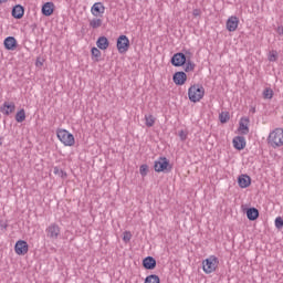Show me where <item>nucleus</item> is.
I'll list each match as a JSON object with an SVG mask.
<instances>
[{
  "mask_svg": "<svg viewBox=\"0 0 283 283\" xmlns=\"http://www.w3.org/2000/svg\"><path fill=\"white\" fill-rule=\"evenodd\" d=\"M188 97L191 103H200L205 98V86L200 84L191 85L188 90Z\"/></svg>",
  "mask_w": 283,
  "mask_h": 283,
  "instance_id": "nucleus-1",
  "label": "nucleus"
},
{
  "mask_svg": "<svg viewBox=\"0 0 283 283\" xmlns=\"http://www.w3.org/2000/svg\"><path fill=\"white\" fill-rule=\"evenodd\" d=\"M268 145L272 146L273 149H277V147H282L283 145V129L275 128L270 133L268 137Z\"/></svg>",
  "mask_w": 283,
  "mask_h": 283,
  "instance_id": "nucleus-2",
  "label": "nucleus"
},
{
  "mask_svg": "<svg viewBox=\"0 0 283 283\" xmlns=\"http://www.w3.org/2000/svg\"><path fill=\"white\" fill-rule=\"evenodd\" d=\"M154 169L157 174H170L174 166L169 164V159H167V157H159L157 160H155Z\"/></svg>",
  "mask_w": 283,
  "mask_h": 283,
  "instance_id": "nucleus-3",
  "label": "nucleus"
},
{
  "mask_svg": "<svg viewBox=\"0 0 283 283\" xmlns=\"http://www.w3.org/2000/svg\"><path fill=\"white\" fill-rule=\"evenodd\" d=\"M56 136L59 140L65 145V147H74V144L76 143L74 135H72V133L67 132L66 129H57Z\"/></svg>",
  "mask_w": 283,
  "mask_h": 283,
  "instance_id": "nucleus-4",
  "label": "nucleus"
},
{
  "mask_svg": "<svg viewBox=\"0 0 283 283\" xmlns=\"http://www.w3.org/2000/svg\"><path fill=\"white\" fill-rule=\"evenodd\" d=\"M188 55L191 56L190 51H185V53H175L170 60L171 65H174V67H182V65L187 63Z\"/></svg>",
  "mask_w": 283,
  "mask_h": 283,
  "instance_id": "nucleus-5",
  "label": "nucleus"
},
{
  "mask_svg": "<svg viewBox=\"0 0 283 283\" xmlns=\"http://www.w3.org/2000/svg\"><path fill=\"white\" fill-rule=\"evenodd\" d=\"M219 263L220 261H218V258L214 255H211L202 262V269L207 274L213 273V271L218 269Z\"/></svg>",
  "mask_w": 283,
  "mask_h": 283,
  "instance_id": "nucleus-6",
  "label": "nucleus"
},
{
  "mask_svg": "<svg viewBox=\"0 0 283 283\" xmlns=\"http://www.w3.org/2000/svg\"><path fill=\"white\" fill-rule=\"evenodd\" d=\"M117 50L119 54H125L129 50V38L127 35H119L117 39Z\"/></svg>",
  "mask_w": 283,
  "mask_h": 283,
  "instance_id": "nucleus-7",
  "label": "nucleus"
},
{
  "mask_svg": "<svg viewBox=\"0 0 283 283\" xmlns=\"http://www.w3.org/2000/svg\"><path fill=\"white\" fill-rule=\"evenodd\" d=\"M59 235H61V228L56 223H52L46 228V238L50 240H59Z\"/></svg>",
  "mask_w": 283,
  "mask_h": 283,
  "instance_id": "nucleus-8",
  "label": "nucleus"
},
{
  "mask_svg": "<svg viewBox=\"0 0 283 283\" xmlns=\"http://www.w3.org/2000/svg\"><path fill=\"white\" fill-rule=\"evenodd\" d=\"M14 109H17V105H14V102H4L0 106L1 114H4V116H10V114H14Z\"/></svg>",
  "mask_w": 283,
  "mask_h": 283,
  "instance_id": "nucleus-9",
  "label": "nucleus"
},
{
  "mask_svg": "<svg viewBox=\"0 0 283 283\" xmlns=\"http://www.w3.org/2000/svg\"><path fill=\"white\" fill-rule=\"evenodd\" d=\"M240 23V19L238 17L232 15L227 20L226 28L228 32H235L238 30V25Z\"/></svg>",
  "mask_w": 283,
  "mask_h": 283,
  "instance_id": "nucleus-10",
  "label": "nucleus"
},
{
  "mask_svg": "<svg viewBox=\"0 0 283 283\" xmlns=\"http://www.w3.org/2000/svg\"><path fill=\"white\" fill-rule=\"evenodd\" d=\"M14 251L18 255H25V253L29 251L28 242L19 240L14 245Z\"/></svg>",
  "mask_w": 283,
  "mask_h": 283,
  "instance_id": "nucleus-11",
  "label": "nucleus"
},
{
  "mask_svg": "<svg viewBox=\"0 0 283 283\" xmlns=\"http://www.w3.org/2000/svg\"><path fill=\"white\" fill-rule=\"evenodd\" d=\"M175 85H185L187 83V73L185 71H178L172 75Z\"/></svg>",
  "mask_w": 283,
  "mask_h": 283,
  "instance_id": "nucleus-12",
  "label": "nucleus"
},
{
  "mask_svg": "<svg viewBox=\"0 0 283 283\" xmlns=\"http://www.w3.org/2000/svg\"><path fill=\"white\" fill-rule=\"evenodd\" d=\"M234 149L242 151L247 147V139L243 136H235L232 140Z\"/></svg>",
  "mask_w": 283,
  "mask_h": 283,
  "instance_id": "nucleus-13",
  "label": "nucleus"
},
{
  "mask_svg": "<svg viewBox=\"0 0 283 283\" xmlns=\"http://www.w3.org/2000/svg\"><path fill=\"white\" fill-rule=\"evenodd\" d=\"M238 185L241 189H247V187H251V177L249 175H240L238 177Z\"/></svg>",
  "mask_w": 283,
  "mask_h": 283,
  "instance_id": "nucleus-14",
  "label": "nucleus"
},
{
  "mask_svg": "<svg viewBox=\"0 0 283 283\" xmlns=\"http://www.w3.org/2000/svg\"><path fill=\"white\" fill-rule=\"evenodd\" d=\"M249 117H242L239 122V132H241L243 136H247V134H249Z\"/></svg>",
  "mask_w": 283,
  "mask_h": 283,
  "instance_id": "nucleus-15",
  "label": "nucleus"
},
{
  "mask_svg": "<svg viewBox=\"0 0 283 283\" xmlns=\"http://www.w3.org/2000/svg\"><path fill=\"white\" fill-rule=\"evenodd\" d=\"M143 266L147 271H154V269H156V259H154V256H146L143 260Z\"/></svg>",
  "mask_w": 283,
  "mask_h": 283,
  "instance_id": "nucleus-16",
  "label": "nucleus"
},
{
  "mask_svg": "<svg viewBox=\"0 0 283 283\" xmlns=\"http://www.w3.org/2000/svg\"><path fill=\"white\" fill-rule=\"evenodd\" d=\"M13 19H23V14H25V8L21 4H17L13 7L11 12Z\"/></svg>",
  "mask_w": 283,
  "mask_h": 283,
  "instance_id": "nucleus-17",
  "label": "nucleus"
},
{
  "mask_svg": "<svg viewBox=\"0 0 283 283\" xmlns=\"http://www.w3.org/2000/svg\"><path fill=\"white\" fill-rule=\"evenodd\" d=\"M42 14L44 17H52L54 14V2H45L42 6Z\"/></svg>",
  "mask_w": 283,
  "mask_h": 283,
  "instance_id": "nucleus-18",
  "label": "nucleus"
},
{
  "mask_svg": "<svg viewBox=\"0 0 283 283\" xmlns=\"http://www.w3.org/2000/svg\"><path fill=\"white\" fill-rule=\"evenodd\" d=\"M245 213H247L248 220H250L251 222L260 218V210H258V208H248Z\"/></svg>",
  "mask_w": 283,
  "mask_h": 283,
  "instance_id": "nucleus-19",
  "label": "nucleus"
},
{
  "mask_svg": "<svg viewBox=\"0 0 283 283\" xmlns=\"http://www.w3.org/2000/svg\"><path fill=\"white\" fill-rule=\"evenodd\" d=\"M91 12L94 17H98V14L105 13V7L101 2H96L93 4Z\"/></svg>",
  "mask_w": 283,
  "mask_h": 283,
  "instance_id": "nucleus-20",
  "label": "nucleus"
},
{
  "mask_svg": "<svg viewBox=\"0 0 283 283\" xmlns=\"http://www.w3.org/2000/svg\"><path fill=\"white\" fill-rule=\"evenodd\" d=\"M6 50H17V39L14 36H8L4 39Z\"/></svg>",
  "mask_w": 283,
  "mask_h": 283,
  "instance_id": "nucleus-21",
  "label": "nucleus"
},
{
  "mask_svg": "<svg viewBox=\"0 0 283 283\" xmlns=\"http://www.w3.org/2000/svg\"><path fill=\"white\" fill-rule=\"evenodd\" d=\"M96 45L99 50H107L109 48V40L106 36H99L96 41Z\"/></svg>",
  "mask_w": 283,
  "mask_h": 283,
  "instance_id": "nucleus-22",
  "label": "nucleus"
},
{
  "mask_svg": "<svg viewBox=\"0 0 283 283\" xmlns=\"http://www.w3.org/2000/svg\"><path fill=\"white\" fill-rule=\"evenodd\" d=\"M185 72H193L196 70V63H193V61H191V55H188L186 62H185Z\"/></svg>",
  "mask_w": 283,
  "mask_h": 283,
  "instance_id": "nucleus-23",
  "label": "nucleus"
},
{
  "mask_svg": "<svg viewBox=\"0 0 283 283\" xmlns=\"http://www.w3.org/2000/svg\"><path fill=\"white\" fill-rule=\"evenodd\" d=\"M146 127H154L156 124V117L154 115H145Z\"/></svg>",
  "mask_w": 283,
  "mask_h": 283,
  "instance_id": "nucleus-24",
  "label": "nucleus"
},
{
  "mask_svg": "<svg viewBox=\"0 0 283 283\" xmlns=\"http://www.w3.org/2000/svg\"><path fill=\"white\" fill-rule=\"evenodd\" d=\"M101 25H103V20H101V19L95 18L90 21V27L93 28V30L101 28Z\"/></svg>",
  "mask_w": 283,
  "mask_h": 283,
  "instance_id": "nucleus-25",
  "label": "nucleus"
},
{
  "mask_svg": "<svg viewBox=\"0 0 283 283\" xmlns=\"http://www.w3.org/2000/svg\"><path fill=\"white\" fill-rule=\"evenodd\" d=\"M145 283H160V277L156 274H150L145 279Z\"/></svg>",
  "mask_w": 283,
  "mask_h": 283,
  "instance_id": "nucleus-26",
  "label": "nucleus"
},
{
  "mask_svg": "<svg viewBox=\"0 0 283 283\" xmlns=\"http://www.w3.org/2000/svg\"><path fill=\"white\" fill-rule=\"evenodd\" d=\"M15 120L17 123H23L25 120V109L22 108L15 114Z\"/></svg>",
  "mask_w": 283,
  "mask_h": 283,
  "instance_id": "nucleus-27",
  "label": "nucleus"
},
{
  "mask_svg": "<svg viewBox=\"0 0 283 283\" xmlns=\"http://www.w3.org/2000/svg\"><path fill=\"white\" fill-rule=\"evenodd\" d=\"M231 118V116L229 115V112H222L219 115V120L220 123L224 124V123H229V119Z\"/></svg>",
  "mask_w": 283,
  "mask_h": 283,
  "instance_id": "nucleus-28",
  "label": "nucleus"
},
{
  "mask_svg": "<svg viewBox=\"0 0 283 283\" xmlns=\"http://www.w3.org/2000/svg\"><path fill=\"white\" fill-rule=\"evenodd\" d=\"M263 98H268V99H271L273 98V90L272 88H265L263 91Z\"/></svg>",
  "mask_w": 283,
  "mask_h": 283,
  "instance_id": "nucleus-29",
  "label": "nucleus"
},
{
  "mask_svg": "<svg viewBox=\"0 0 283 283\" xmlns=\"http://www.w3.org/2000/svg\"><path fill=\"white\" fill-rule=\"evenodd\" d=\"M268 59L270 63H275L277 61V51H271Z\"/></svg>",
  "mask_w": 283,
  "mask_h": 283,
  "instance_id": "nucleus-30",
  "label": "nucleus"
},
{
  "mask_svg": "<svg viewBox=\"0 0 283 283\" xmlns=\"http://www.w3.org/2000/svg\"><path fill=\"white\" fill-rule=\"evenodd\" d=\"M148 171H149V166H147V165H142L140 167H139V174H140V176H147V174H148Z\"/></svg>",
  "mask_w": 283,
  "mask_h": 283,
  "instance_id": "nucleus-31",
  "label": "nucleus"
},
{
  "mask_svg": "<svg viewBox=\"0 0 283 283\" xmlns=\"http://www.w3.org/2000/svg\"><path fill=\"white\" fill-rule=\"evenodd\" d=\"M91 52H92V56L96 57V61H99V59H101V50H98L96 48H92Z\"/></svg>",
  "mask_w": 283,
  "mask_h": 283,
  "instance_id": "nucleus-32",
  "label": "nucleus"
},
{
  "mask_svg": "<svg viewBox=\"0 0 283 283\" xmlns=\"http://www.w3.org/2000/svg\"><path fill=\"white\" fill-rule=\"evenodd\" d=\"M274 222H275L276 229H282V227H283V219H282V217H277Z\"/></svg>",
  "mask_w": 283,
  "mask_h": 283,
  "instance_id": "nucleus-33",
  "label": "nucleus"
},
{
  "mask_svg": "<svg viewBox=\"0 0 283 283\" xmlns=\"http://www.w3.org/2000/svg\"><path fill=\"white\" fill-rule=\"evenodd\" d=\"M178 135H179L180 140H182V142L187 140V136H188L187 130H179Z\"/></svg>",
  "mask_w": 283,
  "mask_h": 283,
  "instance_id": "nucleus-34",
  "label": "nucleus"
},
{
  "mask_svg": "<svg viewBox=\"0 0 283 283\" xmlns=\"http://www.w3.org/2000/svg\"><path fill=\"white\" fill-rule=\"evenodd\" d=\"M123 240H124L125 242H129V241L132 240V232L125 231V232H124Z\"/></svg>",
  "mask_w": 283,
  "mask_h": 283,
  "instance_id": "nucleus-35",
  "label": "nucleus"
},
{
  "mask_svg": "<svg viewBox=\"0 0 283 283\" xmlns=\"http://www.w3.org/2000/svg\"><path fill=\"white\" fill-rule=\"evenodd\" d=\"M192 14L193 17H200L202 14V11L200 9H193Z\"/></svg>",
  "mask_w": 283,
  "mask_h": 283,
  "instance_id": "nucleus-36",
  "label": "nucleus"
},
{
  "mask_svg": "<svg viewBox=\"0 0 283 283\" xmlns=\"http://www.w3.org/2000/svg\"><path fill=\"white\" fill-rule=\"evenodd\" d=\"M61 171H62V170H61L59 167H56V166L53 168V174H54L55 176H59V175L61 174Z\"/></svg>",
  "mask_w": 283,
  "mask_h": 283,
  "instance_id": "nucleus-37",
  "label": "nucleus"
},
{
  "mask_svg": "<svg viewBox=\"0 0 283 283\" xmlns=\"http://www.w3.org/2000/svg\"><path fill=\"white\" fill-rule=\"evenodd\" d=\"M60 178H67V172H65V171H60Z\"/></svg>",
  "mask_w": 283,
  "mask_h": 283,
  "instance_id": "nucleus-38",
  "label": "nucleus"
},
{
  "mask_svg": "<svg viewBox=\"0 0 283 283\" xmlns=\"http://www.w3.org/2000/svg\"><path fill=\"white\" fill-rule=\"evenodd\" d=\"M277 34H281L283 36V27L277 28Z\"/></svg>",
  "mask_w": 283,
  "mask_h": 283,
  "instance_id": "nucleus-39",
  "label": "nucleus"
},
{
  "mask_svg": "<svg viewBox=\"0 0 283 283\" xmlns=\"http://www.w3.org/2000/svg\"><path fill=\"white\" fill-rule=\"evenodd\" d=\"M35 65L39 67V65L41 66V65H43V62H41V61H36V63H35Z\"/></svg>",
  "mask_w": 283,
  "mask_h": 283,
  "instance_id": "nucleus-40",
  "label": "nucleus"
},
{
  "mask_svg": "<svg viewBox=\"0 0 283 283\" xmlns=\"http://www.w3.org/2000/svg\"><path fill=\"white\" fill-rule=\"evenodd\" d=\"M3 145V139L0 137V147Z\"/></svg>",
  "mask_w": 283,
  "mask_h": 283,
  "instance_id": "nucleus-41",
  "label": "nucleus"
},
{
  "mask_svg": "<svg viewBox=\"0 0 283 283\" xmlns=\"http://www.w3.org/2000/svg\"><path fill=\"white\" fill-rule=\"evenodd\" d=\"M6 1H8V0H0V3H6Z\"/></svg>",
  "mask_w": 283,
  "mask_h": 283,
  "instance_id": "nucleus-42",
  "label": "nucleus"
},
{
  "mask_svg": "<svg viewBox=\"0 0 283 283\" xmlns=\"http://www.w3.org/2000/svg\"><path fill=\"white\" fill-rule=\"evenodd\" d=\"M252 113L255 114V108H252Z\"/></svg>",
  "mask_w": 283,
  "mask_h": 283,
  "instance_id": "nucleus-43",
  "label": "nucleus"
}]
</instances>
